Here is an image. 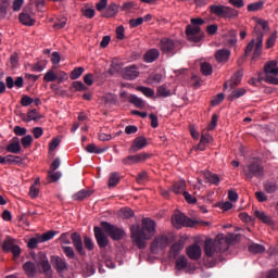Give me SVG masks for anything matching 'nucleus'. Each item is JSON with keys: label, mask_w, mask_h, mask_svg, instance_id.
<instances>
[{"label": "nucleus", "mask_w": 278, "mask_h": 278, "mask_svg": "<svg viewBox=\"0 0 278 278\" xmlns=\"http://www.w3.org/2000/svg\"><path fill=\"white\" fill-rule=\"evenodd\" d=\"M128 102L137 109H144L146 105L144 100L139 98L137 94H129Z\"/></svg>", "instance_id": "25"}, {"label": "nucleus", "mask_w": 278, "mask_h": 278, "mask_svg": "<svg viewBox=\"0 0 278 278\" xmlns=\"http://www.w3.org/2000/svg\"><path fill=\"white\" fill-rule=\"evenodd\" d=\"M101 228L103 231L114 241H119L126 237V231L109 222H101Z\"/></svg>", "instance_id": "8"}, {"label": "nucleus", "mask_w": 278, "mask_h": 278, "mask_svg": "<svg viewBox=\"0 0 278 278\" xmlns=\"http://www.w3.org/2000/svg\"><path fill=\"white\" fill-rule=\"evenodd\" d=\"M247 94V89L245 88H238L233 89L228 97V101L233 102L235 100H238Z\"/></svg>", "instance_id": "26"}, {"label": "nucleus", "mask_w": 278, "mask_h": 278, "mask_svg": "<svg viewBox=\"0 0 278 278\" xmlns=\"http://www.w3.org/2000/svg\"><path fill=\"white\" fill-rule=\"evenodd\" d=\"M84 245H85V249H87L88 251H93L94 250V242L88 236L84 237Z\"/></svg>", "instance_id": "48"}, {"label": "nucleus", "mask_w": 278, "mask_h": 278, "mask_svg": "<svg viewBox=\"0 0 278 278\" xmlns=\"http://www.w3.org/2000/svg\"><path fill=\"white\" fill-rule=\"evenodd\" d=\"M136 181H137L138 185L147 184V181H149L148 172H140L136 177Z\"/></svg>", "instance_id": "42"}, {"label": "nucleus", "mask_w": 278, "mask_h": 278, "mask_svg": "<svg viewBox=\"0 0 278 278\" xmlns=\"http://www.w3.org/2000/svg\"><path fill=\"white\" fill-rule=\"evenodd\" d=\"M84 73H85V68L84 67H81V66L75 67L71 72L70 78H71V80H77V79H79L83 76Z\"/></svg>", "instance_id": "39"}, {"label": "nucleus", "mask_w": 278, "mask_h": 278, "mask_svg": "<svg viewBox=\"0 0 278 278\" xmlns=\"http://www.w3.org/2000/svg\"><path fill=\"white\" fill-rule=\"evenodd\" d=\"M47 65L46 61L37 62L35 65H33V72L41 73L45 71Z\"/></svg>", "instance_id": "55"}, {"label": "nucleus", "mask_w": 278, "mask_h": 278, "mask_svg": "<svg viewBox=\"0 0 278 278\" xmlns=\"http://www.w3.org/2000/svg\"><path fill=\"white\" fill-rule=\"evenodd\" d=\"M55 76H56V80L59 84H63L68 79L67 73H65L63 71L56 72Z\"/></svg>", "instance_id": "56"}, {"label": "nucleus", "mask_w": 278, "mask_h": 278, "mask_svg": "<svg viewBox=\"0 0 278 278\" xmlns=\"http://www.w3.org/2000/svg\"><path fill=\"white\" fill-rule=\"evenodd\" d=\"M144 148H147V138L144 136H138L134 139L128 152L134 154L141 151Z\"/></svg>", "instance_id": "17"}, {"label": "nucleus", "mask_w": 278, "mask_h": 278, "mask_svg": "<svg viewBox=\"0 0 278 278\" xmlns=\"http://www.w3.org/2000/svg\"><path fill=\"white\" fill-rule=\"evenodd\" d=\"M277 40V31H274L269 38H267V41H265L266 48L271 49L274 47L275 42Z\"/></svg>", "instance_id": "54"}, {"label": "nucleus", "mask_w": 278, "mask_h": 278, "mask_svg": "<svg viewBox=\"0 0 278 278\" xmlns=\"http://www.w3.org/2000/svg\"><path fill=\"white\" fill-rule=\"evenodd\" d=\"M14 245H15V244H14V240L11 239L10 237H8V238L4 240V242H3V244H2V248H3L4 251L9 252V251L12 250V248H13Z\"/></svg>", "instance_id": "51"}, {"label": "nucleus", "mask_w": 278, "mask_h": 278, "mask_svg": "<svg viewBox=\"0 0 278 278\" xmlns=\"http://www.w3.org/2000/svg\"><path fill=\"white\" fill-rule=\"evenodd\" d=\"M33 136L31 135H26L24 137H22V147H24V149H27L30 147V144L33 143Z\"/></svg>", "instance_id": "53"}, {"label": "nucleus", "mask_w": 278, "mask_h": 278, "mask_svg": "<svg viewBox=\"0 0 278 278\" xmlns=\"http://www.w3.org/2000/svg\"><path fill=\"white\" fill-rule=\"evenodd\" d=\"M255 216L263 223L269 226L274 225L273 218L267 215L265 212L262 211H255Z\"/></svg>", "instance_id": "27"}, {"label": "nucleus", "mask_w": 278, "mask_h": 278, "mask_svg": "<svg viewBox=\"0 0 278 278\" xmlns=\"http://www.w3.org/2000/svg\"><path fill=\"white\" fill-rule=\"evenodd\" d=\"M33 260H35L37 266H41V270H39V273L46 275V278L53 277L51 264L43 252H39L37 255L33 254Z\"/></svg>", "instance_id": "10"}, {"label": "nucleus", "mask_w": 278, "mask_h": 278, "mask_svg": "<svg viewBox=\"0 0 278 278\" xmlns=\"http://www.w3.org/2000/svg\"><path fill=\"white\" fill-rule=\"evenodd\" d=\"M22 151V146L18 137H14L7 146V152L12 154H18Z\"/></svg>", "instance_id": "19"}, {"label": "nucleus", "mask_w": 278, "mask_h": 278, "mask_svg": "<svg viewBox=\"0 0 278 278\" xmlns=\"http://www.w3.org/2000/svg\"><path fill=\"white\" fill-rule=\"evenodd\" d=\"M277 190H278V187L275 182L265 184V191H267V193H274Z\"/></svg>", "instance_id": "60"}, {"label": "nucleus", "mask_w": 278, "mask_h": 278, "mask_svg": "<svg viewBox=\"0 0 278 278\" xmlns=\"http://www.w3.org/2000/svg\"><path fill=\"white\" fill-rule=\"evenodd\" d=\"M187 264H188V261L185 256H180L179 258H177L176 261V268L178 270H181V269H186L187 268Z\"/></svg>", "instance_id": "47"}, {"label": "nucleus", "mask_w": 278, "mask_h": 278, "mask_svg": "<svg viewBox=\"0 0 278 278\" xmlns=\"http://www.w3.org/2000/svg\"><path fill=\"white\" fill-rule=\"evenodd\" d=\"M208 9L212 14L226 20H235L239 16L238 10L227 5L213 4V5H210Z\"/></svg>", "instance_id": "6"}, {"label": "nucleus", "mask_w": 278, "mask_h": 278, "mask_svg": "<svg viewBox=\"0 0 278 278\" xmlns=\"http://www.w3.org/2000/svg\"><path fill=\"white\" fill-rule=\"evenodd\" d=\"M191 24L186 27V36L190 42H200L204 38V34L200 28V25L204 24V20L201 17L191 18Z\"/></svg>", "instance_id": "5"}, {"label": "nucleus", "mask_w": 278, "mask_h": 278, "mask_svg": "<svg viewBox=\"0 0 278 278\" xmlns=\"http://www.w3.org/2000/svg\"><path fill=\"white\" fill-rule=\"evenodd\" d=\"M265 31H269L268 22L264 20H258L253 31V36L256 39H252L245 48V56H249V54L254 49L252 61H256V59L262 55Z\"/></svg>", "instance_id": "1"}, {"label": "nucleus", "mask_w": 278, "mask_h": 278, "mask_svg": "<svg viewBox=\"0 0 278 278\" xmlns=\"http://www.w3.org/2000/svg\"><path fill=\"white\" fill-rule=\"evenodd\" d=\"M264 7V2L263 1H260V2H255V3H251L248 5V10L250 12H256V11H260L262 10Z\"/></svg>", "instance_id": "50"}, {"label": "nucleus", "mask_w": 278, "mask_h": 278, "mask_svg": "<svg viewBox=\"0 0 278 278\" xmlns=\"http://www.w3.org/2000/svg\"><path fill=\"white\" fill-rule=\"evenodd\" d=\"M84 83H85V85H87L88 87H91V86L94 84L93 74H91V73L86 74V75L84 76Z\"/></svg>", "instance_id": "61"}, {"label": "nucleus", "mask_w": 278, "mask_h": 278, "mask_svg": "<svg viewBox=\"0 0 278 278\" xmlns=\"http://www.w3.org/2000/svg\"><path fill=\"white\" fill-rule=\"evenodd\" d=\"M92 195V191L90 190H80L77 193H75L74 195H72V199L74 201H78L81 202L84 201L86 198H89Z\"/></svg>", "instance_id": "29"}, {"label": "nucleus", "mask_w": 278, "mask_h": 278, "mask_svg": "<svg viewBox=\"0 0 278 278\" xmlns=\"http://www.w3.org/2000/svg\"><path fill=\"white\" fill-rule=\"evenodd\" d=\"M149 157H150V155L147 154V152H141V154H134L130 156H125V159L122 160V163L125 166H131V165L141 163L143 161H147V159H149Z\"/></svg>", "instance_id": "15"}, {"label": "nucleus", "mask_w": 278, "mask_h": 278, "mask_svg": "<svg viewBox=\"0 0 278 278\" xmlns=\"http://www.w3.org/2000/svg\"><path fill=\"white\" fill-rule=\"evenodd\" d=\"M50 263L59 275H62V273H65V270L68 269L66 260L62 258L61 256L52 255L50 257Z\"/></svg>", "instance_id": "14"}, {"label": "nucleus", "mask_w": 278, "mask_h": 278, "mask_svg": "<svg viewBox=\"0 0 278 278\" xmlns=\"http://www.w3.org/2000/svg\"><path fill=\"white\" fill-rule=\"evenodd\" d=\"M86 151L88 153L101 154V153H104L106 150H105V148L97 147L94 143H89L86 147Z\"/></svg>", "instance_id": "38"}, {"label": "nucleus", "mask_w": 278, "mask_h": 278, "mask_svg": "<svg viewBox=\"0 0 278 278\" xmlns=\"http://www.w3.org/2000/svg\"><path fill=\"white\" fill-rule=\"evenodd\" d=\"M63 253L65 254L66 257L68 258H74L75 257V250L72 247H61Z\"/></svg>", "instance_id": "52"}, {"label": "nucleus", "mask_w": 278, "mask_h": 278, "mask_svg": "<svg viewBox=\"0 0 278 278\" xmlns=\"http://www.w3.org/2000/svg\"><path fill=\"white\" fill-rule=\"evenodd\" d=\"M230 58V51L228 49H220L215 53V59L218 63H226Z\"/></svg>", "instance_id": "24"}, {"label": "nucleus", "mask_w": 278, "mask_h": 278, "mask_svg": "<svg viewBox=\"0 0 278 278\" xmlns=\"http://www.w3.org/2000/svg\"><path fill=\"white\" fill-rule=\"evenodd\" d=\"M94 239L100 249L106 248L110 244V239L101 227H93Z\"/></svg>", "instance_id": "13"}, {"label": "nucleus", "mask_w": 278, "mask_h": 278, "mask_svg": "<svg viewBox=\"0 0 278 278\" xmlns=\"http://www.w3.org/2000/svg\"><path fill=\"white\" fill-rule=\"evenodd\" d=\"M172 223L174 224L175 227H194L198 224V222L192 220L182 213L175 214L172 217Z\"/></svg>", "instance_id": "12"}, {"label": "nucleus", "mask_w": 278, "mask_h": 278, "mask_svg": "<svg viewBox=\"0 0 278 278\" xmlns=\"http://www.w3.org/2000/svg\"><path fill=\"white\" fill-rule=\"evenodd\" d=\"M184 249V242L180 240V241H177L176 243H174L172 247H170V251H169V255L172 257H176L180 251Z\"/></svg>", "instance_id": "31"}, {"label": "nucleus", "mask_w": 278, "mask_h": 278, "mask_svg": "<svg viewBox=\"0 0 278 278\" xmlns=\"http://www.w3.org/2000/svg\"><path fill=\"white\" fill-rule=\"evenodd\" d=\"M20 21L22 24L26 25V26H33L35 24V20L31 18V16L27 13H21L20 14Z\"/></svg>", "instance_id": "35"}, {"label": "nucleus", "mask_w": 278, "mask_h": 278, "mask_svg": "<svg viewBox=\"0 0 278 278\" xmlns=\"http://www.w3.org/2000/svg\"><path fill=\"white\" fill-rule=\"evenodd\" d=\"M205 179L207 180V182L218 186L219 185V177L215 174H211V172H208V174L205 175Z\"/></svg>", "instance_id": "45"}, {"label": "nucleus", "mask_w": 278, "mask_h": 278, "mask_svg": "<svg viewBox=\"0 0 278 278\" xmlns=\"http://www.w3.org/2000/svg\"><path fill=\"white\" fill-rule=\"evenodd\" d=\"M27 116H28V119L35 121V122L42 119V115L39 114L36 109L28 110Z\"/></svg>", "instance_id": "43"}, {"label": "nucleus", "mask_w": 278, "mask_h": 278, "mask_svg": "<svg viewBox=\"0 0 278 278\" xmlns=\"http://www.w3.org/2000/svg\"><path fill=\"white\" fill-rule=\"evenodd\" d=\"M160 59V50L152 48L144 53L143 61L151 64Z\"/></svg>", "instance_id": "20"}, {"label": "nucleus", "mask_w": 278, "mask_h": 278, "mask_svg": "<svg viewBox=\"0 0 278 278\" xmlns=\"http://www.w3.org/2000/svg\"><path fill=\"white\" fill-rule=\"evenodd\" d=\"M142 22H144V18H142V17L131 18L129 21V25L135 28V27H138L139 25H141Z\"/></svg>", "instance_id": "63"}, {"label": "nucleus", "mask_w": 278, "mask_h": 278, "mask_svg": "<svg viewBox=\"0 0 278 278\" xmlns=\"http://www.w3.org/2000/svg\"><path fill=\"white\" fill-rule=\"evenodd\" d=\"M121 213L124 218H132L135 216V212L128 207L122 208Z\"/></svg>", "instance_id": "59"}, {"label": "nucleus", "mask_w": 278, "mask_h": 278, "mask_svg": "<svg viewBox=\"0 0 278 278\" xmlns=\"http://www.w3.org/2000/svg\"><path fill=\"white\" fill-rule=\"evenodd\" d=\"M22 159L21 156H14V154H8V156H4V165L9 164V165H17L21 164Z\"/></svg>", "instance_id": "37"}, {"label": "nucleus", "mask_w": 278, "mask_h": 278, "mask_svg": "<svg viewBox=\"0 0 278 278\" xmlns=\"http://www.w3.org/2000/svg\"><path fill=\"white\" fill-rule=\"evenodd\" d=\"M38 243H42V241H40V236L30 238V240H28V249H36Z\"/></svg>", "instance_id": "58"}, {"label": "nucleus", "mask_w": 278, "mask_h": 278, "mask_svg": "<svg viewBox=\"0 0 278 278\" xmlns=\"http://www.w3.org/2000/svg\"><path fill=\"white\" fill-rule=\"evenodd\" d=\"M121 181L119 174L117 172H112L109 177V188H115Z\"/></svg>", "instance_id": "32"}, {"label": "nucleus", "mask_w": 278, "mask_h": 278, "mask_svg": "<svg viewBox=\"0 0 278 278\" xmlns=\"http://www.w3.org/2000/svg\"><path fill=\"white\" fill-rule=\"evenodd\" d=\"M181 43L178 40H173L170 38H163L160 40L159 47L163 54L168 56H174L179 49H181Z\"/></svg>", "instance_id": "9"}, {"label": "nucleus", "mask_w": 278, "mask_h": 278, "mask_svg": "<svg viewBox=\"0 0 278 278\" xmlns=\"http://www.w3.org/2000/svg\"><path fill=\"white\" fill-rule=\"evenodd\" d=\"M72 87L75 89V91H87L88 87L83 81H73Z\"/></svg>", "instance_id": "49"}, {"label": "nucleus", "mask_w": 278, "mask_h": 278, "mask_svg": "<svg viewBox=\"0 0 278 278\" xmlns=\"http://www.w3.org/2000/svg\"><path fill=\"white\" fill-rule=\"evenodd\" d=\"M217 122H218V115L217 114H213L212 116V121L207 126L208 130H214L217 126Z\"/></svg>", "instance_id": "62"}, {"label": "nucleus", "mask_w": 278, "mask_h": 278, "mask_svg": "<svg viewBox=\"0 0 278 278\" xmlns=\"http://www.w3.org/2000/svg\"><path fill=\"white\" fill-rule=\"evenodd\" d=\"M118 13V5L115 3H112L108 7L106 11L103 13L104 17H112L115 16Z\"/></svg>", "instance_id": "34"}, {"label": "nucleus", "mask_w": 278, "mask_h": 278, "mask_svg": "<svg viewBox=\"0 0 278 278\" xmlns=\"http://www.w3.org/2000/svg\"><path fill=\"white\" fill-rule=\"evenodd\" d=\"M172 191L175 194H184V192H186V181L185 180H180L178 182H175L173 185Z\"/></svg>", "instance_id": "30"}, {"label": "nucleus", "mask_w": 278, "mask_h": 278, "mask_svg": "<svg viewBox=\"0 0 278 278\" xmlns=\"http://www.w3.org/2000/svg\"><path fill=\"white\" fill-rule=\"evenodd\" d=\"M265 247L262 245V244H258V243H252L250 247H249V251L251 253H254V254H260V253H264L265 252Z\"/></svg>", "instance_id": "40"}, {"label": "nucleus", "mask_w": 278, "mask_h": 278, "mask_svg": "<svg viewBox=\"0 0 278 278\" xmlns=\"http://www.w3.org/2000/svg\"><path fill=\"white\" fill-rule=\"evenodd\" d=\"M236 241V236L229 233L228 236L218 235L213 241L212 239L205 240L204 252L207 257H217L218 253L226 252L229 245Z\"/></svg>", "instance_id": "3"}, {"label": "nucleus", "mask_w": 278, "mask_h": 278, "mask_svg": "<svg viewBox=\"0 0 278 278\" xmlns=\"http://www.w3.org/2000/svg\"><path fill=\"white\" fill-rule=\"evenodd\" d=\"M257 81L258 84H262L263 81H265L268 85L277 86V77L273 75H267L265 72L258 73Z\"/></svg>", "instance_id": "21"}, {"label": "nucleus", "mask_w": 278, "mask_h": 278, "mask_svg": "<svg viewBox=\"0 0 278 278\" xmlns=\"http://www.w3.org/2000/svg\"><path fill=\"white\" fill-rule=\"evenodd\" d=\"M137 90L139 92H141L147 98L155 97V90H153L152 88L144 87V86H139V87H137Z\"/></svg>", "instance_id": "36"}, {"label": "nucleus", "mask_w": 278, "mask_h": 278, "mask_svg": "<svg viewBox=\"0 0 278 278\" xmlns=\"http://www.w3.org/2000/svg\"><path fill=\"white\" fill-rule=\"evenodd\" d=\"M156 96L159 98H168L172 96L170 90L167 88L166 85H161L156 89Z\"/></svg>", "instance_id": "33"}, {"label": "nucleus", "mask_w": 278, "mask_h": 278, "mask_svg": "<svg viewBox=\"0 0 278 278\" xmlns=\"http://www.w3.org/2000/svg\"><path fill=\"white\" fill-rule=\"evenodd\" d=\"M56 233L58 232L53 230L47 231L46 233L39 236V239H40L39 241H41V243L47 242L53 239Z\"/></svg>", "instance_id": "46"}, {"label": "nucleus", "mask_w": 278, "mask_h": 278, "mask_svg": "<svg viewBox=\"0 0 278 278\" xmlns=\"http://www.w3.org/2000/svg\"><path fill=\"white\" fill-rule=\"evenodd\" d=\"M24 273H26V277H28V278L36 277L37 267H36L35 263H33L30 261L24 263Z\"/></svg>", "instance_id": "23"}, {"label": "nucleus", "mask_w": 278, "mask_h": 278, "mask_svg": "<svg viewBox=\"0 0 278 278\" xmlns=\"http://www.w3.org/2000/svg\"><path fill=\"white\" fill-rule=\"evenodd\" d=\"M153 235H155V220L151 218H143L141 227L131 229L132 242L140 250L147 248V240L151 239Z\"/></svg>", "instance_id": "2"}, {"label": "nucleus", "mask_w": 278, "mask_h": 278, "mask_svg": "<svg viewBox=\"0 0 278 278\" xmlns=\"http://www.w3.org/2000/svg\"><path fill=\"white\" fill-rule=\"evenodd\" d=\"M201 248L198 244H193L187 249V254L191 260H199L201 257Z\"/></svg>", "instance_id": "22"}, {"label": "nucleus", "mask_w": 278, "mask_h": 278, "mask_svg": "<svg viewBox=\"0 0 278 278\" xmlns=\"http://www.w3.org/2000/svg\"><path fill=\"white\" fill-rule=\"evenodd\" d=\"M243 77V71L239 70L235 73V75L230 78V87L231 89H235L239 84L241 83Z\"/></svg>", "instance_id": "28"}, {"label": "nucleus", "mask_w": 278, "mask_h": 278, "mask_svg": "<svg viewBox=\"0 0 278 278\" xmlns=\"http://www.w3.org/2000/svg\"><path fill=\"white\" fill-rule=\"evenodd\" d=\"M33 103H34V100L31 97H29L27 94L22 96V100H21L22 106L27 108V106L31 105Z\"/></svg>", "instance_id": "57"}, {"label": "nucleus", "mask_w": 278, "mask_h": 278, "mask_svg": "<svg viewBox=\"0 0 278 278\" xmlns=\"http://www.w3.org/2000/svg\"><path fill=\"white\" fill-rule=\"evenodd\" d=\"M243 172L247 179L250 181L253 178H262L264 176V167L261 159H253V161L244 167Z\"/></svg>", "instance_id": "7"}, {"label": "nucleus", "mask_w": 278, "mask_h": 278, "mask_svg": "<svg viewBox=\"0 0 278 278\" xmlns=\"http://www.w3.org/2000/svg\"><path fill=\"white\" fill-rule=\"evenodd\" d=\"M201 72L205 77L211 76L213 74L212 65L207 62L201 63Z\"/></svg>", "instance_id": "41"}, {"label": "nucleus", "mask_w": 278, "mask_h": 278, "mask_svg": "<svg viewBox=\"0 0 278 278\" xmlns=\"http://www.w3.org/2000/svg\"><path fill=\"white\" fill-rule=\"evenodd\" d=\"M184 198L185 200L189 203V204H195L197 203V199L194 197H192L191 194H189L187 191L184 192Z\"/></svg>", "instance_id": "64"}, {"label": "nucleus", "mask_w": 278, "mask_h": 278, "mask_svg": "<svg viewBox=\"0 0 278 278\" xmlns=\"http://www.w3.org/2000/svg\"><path fill=\"white\" fill-rule=\"evenodd\" d=\"M278 62L277 61H269L263 66V73L267 76H278Z\"/></svg>", "instance_id": "18"}, {"label": "nucleus", "mask_w": 278, "mask_h": 278, "mask_svg": "<svg viewBox=\"0 0 278 278\" xmlns=\"http://www.w3.org/2000/svg\"><path fill=\"white\" fill-rule=\"evenodd\" d=\"M140 76L139 68L136 65L126 66L122 70V77L125 80L134 81Z\"/></svg>", "instance_id": "16"}, {"label": "nucleus", "mask_w": 278, "mask_h": 278, "mask_svg": "<svg viewBox=\"0 0 278 278\" xmlns=\"http://www.w3.org/2000/svg\"><path fill=\"white\" fill-rule=\"evenodd\" d=\"M169 244V239L166 235H161L154 238L150 245V251L153 254L160 253V251L165 250Z\"/></svg>", "instance_id": "11"}, {"label": "nucleus", "mask_w": 278, "mask_h": 278, "mask_svg": "<svg viewBox=\"0 0 278 278\" xmlns=\"http://www.w3.org/2000/svg\"><path fill=\"white\" fill-rule=\"evenodd\" d=\"M43 81L46 83H55L56 81V74H54L53 70H49L46 75H43Z\"/></svg>", "instance_id": "44"}, {"label": "nucleus", "mask_w": 278, "mask_h": 278, "mask_svg": "<svg viewBox=\"0 0 278 278\" xmlns=\"http://www.w3.org/2000/svg\"><path fill=\"white\" fill-rule=\"evenodd\" d=\"M72 240V242H71ZM59 241L63 244H71L73 243V247L75 248L76 252L80 256L86 255V251L84 249L83 238L78 232H73L72 235L70 232H64L60 235Z\"/></svg>", "instance_id": "4"}]
</instances>
